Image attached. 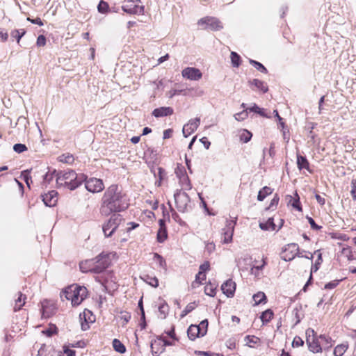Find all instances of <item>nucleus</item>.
Masks as SVG:
<instances>
[{
	"label": "nucleus",
	"mask_w": 356,
	"mask_h": 356,
	"mask_svg": "<svg viewBox=\"0 0 356 356\" xmlns=\"http://www.w3.org/2000/svg\"><path fill=\"white\" fill-rule=\"evenodd\" d=\"M187 334L191 340H195L196 338L203 337L206 334V330H202L200 326L191 325L187 330Z\"/></svg>",
	"instance_id": "obj_16"
},
{
	"label": "nucleus",
	"mask_w": 356,
	"mask_h": 356,
	"mask_svg": "<svg viewBox=\"0 0 356 356\" xmlns=\"http://www.w3.org/2000/svg\"><path fill=\"white\" fill-rule=\"evenodd\" d=\"M27 20L31 22V23L33 24H38L39 26H43V22L41 20V19L40 17H37L35 19H31L30 17H28L27 18Z\"/></svg>",
	"instance_id": "obj_59"
},
{
	"label": "nucleus",
	"mask_w": 356,
	"mask_h": 356,
	"mask_svg": "<svg viewBox=\"0 0 356 356\" xmlns=\"http://www.w3.org/2000/svg\"><path fill=\"white\" fill-rule=\"evenodd\" d=\"M266 261H265V259H262V264L259 266H254L252 268H251V273L252 274H256V273L254 272L255 270H261L264 266L266 265Z\"/></svg>",
	"instance_id": "obj_54"
},
{
	"label": "nucleus",
	"mask_w": 356,
	"mask_h": 356,
	"mask_svg": "<svg viewBox=\"0 0 356 356\" xmlns=\"http://www.w3.org/2000/svg\"><path fill=\"white\" fill-rule=\"evenodd\" d=\"M339 280H333L332 282L327 283L325 285V289H332L335 288L339 284Z\"/></svg>",
	"instance_id": "obj_51"
},
{
	"label": "nucleus",
	"mask_w": 356,
	"mask_h": 356,
	"mask_svg": "<svg viewBox=\"0 0 356 356\" xmlns=\"http://www.w3.org/2000/svg\"><path fill=\"white\" fill-rule=\"evenodd\" d=\"M25 33H26V31L24 29H20V30L15 29L11 31L10 36L12 38L16 39L17 43H19L20 41V39L24 36V35Z\"/></svg>",
	"instance_id": "obj_31"
},
{
	"label": "nucleus",
	"mask_w": 356,
	"mask_h": 356,
	"mask_svg": "<svg viewBox=\"0 0 356 356\" xmlns=\"http://www.w3.org/2000/svg\"><path fill=\"white\" fill-rule=\"evenodd\" d=\"M252 134L248 130L243 129L240 134V140L243 143H248L250 140Z\"/></svg>",
	"instance_id": "obj_38"
},
{
	"label": "nucleus",
	"mask_w": 356,
	"mask_h": 356,
	"mask_svg": "<svg viewBox=\"0 0 356 356\" xmlns=\"http://www.w3.org/2000/svg\"><path fill=\"white\" fill-rule=\"evenodd\" d=\"M172 130L171 129H166L163 131V139L170 138L172 136Z\"/></svg>",
	"instance_id": "obj_64"
},
{
	"label": "nucleus",
	"mask_w": 356,
	"mask_h": 356,
	"mask_svg": "<svg viewBox=\"0 0 356 356\" xmlns=\"http://www.w3.org/2000/svg\"><path fill=\"white\" fill-rule=\"evenodd\" d=\"M307 219H308V221L311 225V227L313 229H315V230H318L321 228V226H318V225L316 224L315 221L314 220V219L311 217H307Z\"/></svg>",
	"instance_id": "obj_57"
},
{
	"label": "nucleus",
	"mask_w": 356,
	"mask_h": 356,
	"mask_svg": "<svg viewBox=\"0 0 356 356\" xmlns=\"http://www.w3.org/2000/svg\"><path fill=\"white\" fill-rule=\"evenodd\" d=\"M58 172H56V170H54L51 173H46L44 175V181H47L48 183H49L54 177V176L56 177V173Z\"/></svg>",
	"instance_id": "obj_48"
},
{
	"label": "nucleus",
	"mask_w": 356,
	"mask_h": 356,
	"mask_svg": "<svg viewBox=\"0 0 356 356\" xmlns=\"http://www.w3.org/2000/svg\"><path fill=\"white\" fill-rule=\"evenodd\" d=\"M221 289L227 297H232L236 290V283L232 280H228L222 284Z\"/></svg>",
	"instance_id": "obj_17"
},
{
	"label": "nucleus",
	"mask_w": 356,
	"mask_h": 356,
	"mask_svg": "<svg viewBox=\"0 0 356 356\" xmlns=\"http://www.w3.org/2000/svg\"><path fill=\"white\" fill-rule=\"evenodd\" d=\"M181 75L184 78L192 81H197L202 76V74L199 69L192 67L184 68L181 72Z\"/></svg>",
	"instance_id": "obj_11"
},
{
	"label": "nucleus",
	"mask_w": 356,
	"mask_h": 356,
	"mask_svg": "<svg viewBox=\"0 0 356 356\" xmlns=\"http://www.w3.org/2000/svg\"><path fill=\"white\" fill-rule=\"evenodd\" d=\"M250 63L253 65L257 70L260 71L263 73H267V69L259 62H257L256 60L250 59L249 60Z\"/></svg>",
	"instance_id": "obj_39"
},
{
	"label": "nucleus",
	"mask_w": 356,
	"mask_h": 356,
	"mask_svg": "<svg viewBox=\"0 0 356 356\" xmlns=\"http://www.w3.org/2000/svg\"><path fill=\"white\" fill-rule=\"evenodd\" d=\"M26 297L25 295L22 294L21 292L19 293V296L17 299L15 301V305H14V311L17 312L22 309V307L25 304V300Z\"/></svg>",
	"instance_id": "obj_24"
},
{
	"label": "nucleus",
	"mask_w": 356,
	"mask_h": 356,
	"mask_svg": "<svg viewBox=\"0 0 356 356\" xmlns=\"http://www.w3.org/2000/svg\"><path fill=\"white\" fill-rule=\"evenodd\" d=\"M200 142L204 145V147L208 149L210 147L211 143L208 140L207 137H203L200 139Z\"/></svg>",
	"instance_id": "obj_62"
},
{
	"label": "nucleus",
	"mask_w": 356,
	"mask_h": 356,
	"mask_svg": "<svg viewBox=\"0 0 356 356\" xmlns=\"http://www.w3.org/2000/svg\"><path fill=\"white\" fill-rule=\"evenodd\" d=\"M205 279H206L205 273H203L199 271V273L195 276V282L200 284L202 282V280H204Z\"/></svg>",
	"instance_id": "obj_53"
},
{
	"label": "nucleus",
	"mask_w": 356,
	"mask_h": 356,
	"mask_svg": "<svg viewBox=\"0 0 356 356\" xmlns=\"http://www.w3.org/2000/svg\"><path fill=\"white\" fill-rule=\"evenodd\" d=\"M30 170H24L22 172L24 181L26 182L28 187L30 188V184L32 183L31 177L29 176Z\"/></svg>",
	"instance_id": "obj_43"
},
{
	"label": "nucleus",
	"mask_w": 356,
	"mask_h": 356,
	"mask_svg": "<svg viewBox=\"0 0 356 356\" xmlns=\"http://www.w3.org/2000/svg\"><path fill=\"white\" fill-rule=\"evenodd\" d=\"M296 256L302 257L301 253L299 252V247L296 243H290L285 245L283 248L281 258L286 261H289L293 260Z\"/></svg>",
	"instance_id": "obj_8"
},
{
	"label": "nucleus",
	"mask_w": 356,
	"mask_h": 356,
	"mask_svg": "<svg viewBox=\"0 0 356 356\" xmlns=\"http://www.w3.org/2000/svg\"><path fill=\"white\" fill-rule=\"evenodd\" d=\"M200 124V118H195V119H191L188 121V122L184 125L182 129V133L185 138L188 137L193 132L196 131L197 127Z\"/></svg>",
	"instance_id": "obj_12"
},
{
	"label": "nucleus",
	"mask_w": 356,
	"mask_h": 356,
	"mask_svg": "<svg viewBox=\"0 0 356 356\" xmlns=\"http://www.w3.org/2000/svg\"><path fill=\"white\" fill-rule=\"evenodd\" d=\"M216 245L213 242L207 243L205 245V250L209 253L211 254L215 250Z\"/></svg>",
	"instance_id": "obj_52"
},
{
	"label": "nucleus",
	"mask_w": 356,
	"mask_h": 356,
	"mask_svg": "<svg viewBox=\"0 0 356 356\" xmlns=\"http://www.w3.org/2000/svg\"><path fill=\"white\" fill-rule=\"evenodd\" d=\"M154 260L159 264V267L163 269L166 268L165 260L158 253L154 254Z\"/></svg>",
	"instance_id": "obj_35"
},
{
	"label": "nucleus",
	"mask_w": 356,
	"mask_h": 356,
	"mask_svg": "<svg viewBox=\"0 0 356 356\" xmlns=\"http://www.w3.org/2000/svg\"><path fill=\"white\" fill-rule=\"evenodd\" d=\"M195 308V302L189 303L186 305V307L184 308V309L182 311L181 316L184 317L188 314H189L191 312H192Z\"/></svg>",
	"instance_id": "obj_41"
},
{
	"label": "nucleus",
	"mask_w": 356,
	"mask_h": 356,
	"mask_svg": "<svg viewBox=\"0 0 356 356\" xmlns=\"http://www.w3.org/2000/svg\"><path fill=\"white\" fill-rule=\"evenodd\" d=\"M236 222V218H235V220H227L225 228L223 229V242L225 243H228L232 241Z\"/></svg>",
	"instance_id": "obj_13"
},
{
	"label": "nucleus",
	"mask_w": 356,
	"mask_h": 356,
	"mask_svg": "<svg viewBox=\"0 0 356 356\" xmlns=\"http://www.w3.org/2000/svg\"><path fill=\"white\" fill-rule=\"evenodd\" d=\"M255 305H259L262 303L266 298V295L263 292H258L257 293L254 294L252 297Z\"/></svg>",
	"instance_id": "obj_36"
},
{
	"label": "nucleus",
	"mask_w": 356,
	"mask_h": 356,
	"mask_svg": "<svg viewBox=\"0 0 356 356\" xmlns=\"http://www.w3.org/2000/svg\"><path fill=\"white\" fill-rule=\"evenodd\" d=\"M122 9L128 14L143 15L144 13V6L140 0H126Z\"/></svg>",
	"instance_id": "obj_5"
},
{
	"label": "nucleus",
	"mask_w": 356,
	"mask_h": 356,
	"mask_svg": "<svg viewBox=\"0 0 356 356\" xmlns=\"http://www.w3.org/2000/svg\"><path fill=\"white\" fill-rule=\"evenodd\" d=\"M273 316V313L270 309H267L261 315V320L264 323L269 322Z\"/></svg>",
	"instance_id": "obj_33"
},
{
	"label": "nucleus",
	"mask_w": 356,
	"mask_h": 356,
	"mask_svg": "<svg viewBox=\"0 0 356 356\" xmlns=\"http://www.w3.org/2000/svg\"><path fill=\"white\" fill-rule=\"evenodd\" d=\"M8 35L6 32H3V29H0V41L6 42L8 40Z\"/></svg>",
	"instance_id": "obj_61"
},
{
	"label": "nucleus",
	"mask_w": 356,
	"mask_h": 356,
	"mask_svg": "<svg viewBox=\"0 0 356 356\" xmlns=\"http://www.w3.org/2000/svg\"><path fill=\"white\" fill-rule=\"evenodd\" d=\"M129 206V198L122 186L112 184L104 191L101 199L100 213L108 216L113 213L125 211Z\"/></svg>",
	"instance_id": "obj_1"
},
{
	"label": "nucleus",
	"mask_w": 356,
	"mask_h": 356,
	"mask_svg": "<svg viewBox=\"0 0 356 356\" xmlns=\"http://www.w3.org/2000/svg\"><path fill=\"white\" fill-rule=\"evenodd\" d=\"M297 165L299 170L305 169L311 172L309 169V163L305 156L298 154L297 155Z\"/></svg>",
	"instance_id": "obj_22"
},
{
	"label": "nucleus",
	"mask_w": 356,
	"mask_h": 356,
	"mask_svg": "<svg viewBox=\"0 0 356 356\" xmlns=\"http://www.w3.org/2000/svg\"><path fill=\"white\" fill-rule=\"evenodd\" d=\"M94 259L81 261L79 264L80 270L83 273H93L92 268H94Z\"/></svg>",
	"instance_id": "obj_21"
},
{
	"label": "nucleus",
	"mask_w": 356,
	"mask_h": 356,
	"mask_svg": "<svg viewBox=\"0 0 356 356\" xmlns=\"http://www.w3.org/2000/svg\"><path fill=\"white\" fill-rule=\"evenodd\" d=\"M122 216L120 214H113L109 220L103 225V232L106 237L112 236L122 222Z\"/></svg>",
	"instance_id": "obj_6"
},
{
	"label": "nucleus",
	"mask_w": 356,
	"mask_h": 356,
	"mask_svg": "<svg viewBox=\"0 0 356 356\" xmlns=\"http://www.w3.org/2000/svg\"><path fill=\"white\" fill-rule=\"evenodd\" d=\"M245 341H246L247 344L250 347H252V344L257 343L259 341V339L254 336H249L248 335V336L245 337Z\"/></svg>",
	"instance_id": "obj_45"
},
{
	"label": "nucleus",
	"mask_w": 356,
	"mask_h": 356,
	"mask_svg": "<svg viewBox=\"0 0 356 356\" xmlns=\"http://www.w3.org/2000/svg\"><path fill=\"white\" fill-rule=\"evenodd\" d=\"M321 262H322V255L321 253H319L318 255V259H317V261H316L315 265L312 267L311 273H312L313 272H316L318 270V268H319L318 265H320Z\"/></svg>",
	"instance_id": "obj_49"
},
{
	"label": "nucleus",
	"mask_w": 356,
	"mask_h": 356,
	"mask_svg": "<svg viewBox=\"0 0 356 356\" xmlns=\"http://www.w3.org/2000/svg\"><path fill=\"white\" fill-rule=\"evenodd\" d=\"M108 8V4L104 1H101L97 6L98 11L101 13H106Z\"/></svg>",
	"instance_id": "obj_44"
},
{
	"label": "nucleus",
	"mask_w": 356,
	"mask_h": 356,
	"mask_svg": "<svg viewBox=\"0 0 356 356\" xmlns=\"http://www.w3.org/2000/svg\"><path fill=\"white\" fill-rule=\"evenodd\" d=\"M59 158L60 161L66 163H72L74 161V157L71 154H63Z\"/></svg>",
	"instance_id": "obj_46"
},
{
	"label": "nucleus",
	"mask_w": 356,
	"mask_h": 356,
	"mask_svg": "<svg viewBox=\"0 0 356 356\" xmlns=\"http://www.w3.org/2000/svg\"><path fill=\"white\" fill-rule=\"evenodd\" d=\"M168 237L166 228H159L157 232V241L163 243Z\"/></svg>",
	"instance_id": "obj_32"
},
{
	"label": "nucleus",
	"mask_w": 356,
	"mask_h": 356,
	"mask_svg": "<svg viewBox=\"0 0 356 356\" xmlns=\"http://www.w3.org/2000/svg\"><path fill=\"white\" fill-rule=\"evenodd\" d=\"M111 264L110 257L108 254L101 253L94 259L93 273H103Z\"/></svg>",
	"instance_id": "obj_7"
},
{
	"label": "nucleus",
	"mask_w": 356,
	"mask_h": 356,
	"mask_svg": "<svg viewBox=\"0 0 356 356\" xmlns=\"http://www.w3.org/2000/svg\"><path fill=\"white\" fill-rule=\"evenodd\" d=\"M307 343L309 350L313 353H319L322 350L319 338L316 339L314 336H312V341H310L309 339L307 340Z\"/></svg>",
	"instance_id": "obj_20"
},
{
	"label": "nucleus",
	"mask_w": 356,
	"mask_h": 356,
	"mask_svg": "<svg viewBox=\"0 0 356 356\" xmlns=\"http://www.w3.org/2000/svg\"><path fill=\"white\" fill-rule=\"evenodd\" d=\"M113 349L120 353H124L126 352V348L124 345L117 339H114L112 342Z\"/></svg>",
	"instance_id": "obj_27"
},
{
	"label": "nucleus",
	"mask_w": 356,
	"mask_h": 356,
	"mask_svg": "<svg viewBox=\"0 0 356 356\" xmlns=\"http://www.w3.org/2000/svg\"><path fill=\"white\" fill-rule=\"evenodd\" d=\"M292 206L293 207L297 209L298 211H302V208L300 205V201H299V197H298L297 199H294L293 200V202L292 203Z\"/></svg>",
	"instance_id": "obj_63"
},
{
	"label": "nucleus",
	"mask_w": 356,
	"mask_h": 356,
	"mask_svg": "<svg viewBox=\"0 0 356 356\" xmlns=\"http://www.w3.org/2000/svg\"><path fill=\"white\" fill-rule=\"evenodd\" d=\"M13 149L15 152L17 153H22L26 151L27 149V147L24 144L17 143L14 145Z\"/></svg>",
	"instance_id": "obj_47"
},
{
	"label": "nucleus",
	"mask_w": 356,
	"mask_h": 356,
	"mask_svg": "<svg viewBox=\"0 0 356 356\" xmlns=\"http://www.w3.org/2000/svg\"><path fill=\"white\" fill-rule=\"evenodd\" d=\"M304 343L303 341L302 340V339L300 337H295L293 341V346H296V347H299V346H302Z\"/></svg>",
	"instance_id": "obj_58"
},
{
	"label": "nucleus",
	"mask_w": 356,
	"mask_h": 356,
	"mask_svg": "<svg viewBox=\"0 0 356 356\" xmlns=\"http://www.w3.org/2000/svg\"><path fill=\"white\" fill-rule=\"evenodd\" d=\"M85 180V175H77L74 170H68L59 171L56 173V184L70 190H74Z\"/></svg>",
	"instance_id": "obj_2"
},
{
	"label": "nucleus",
	"mask_w": 356,
	"mask_h": 356,
	"mask_svg": "<svg viewBox=\"0 0 356 356\" xmlns=\"http://www.w3.org/2000/svg\"><path fill=\"white\" fill-rule=\"evenodd\" d=\"M37 45L42 47L46 44V38L43 35H40L37 38Z\"/></svg>",
	"instance_id": "obj_55"
},
{
	"label": "nucleus",
	"mask_w": 356,
	"mask_h": 356,
	"mask_svg": "<svg viewBox=\"0 0 356 356\" xmlns=\"http://www.w3.org/2000/svg\"><path fill=\"white\" fill-rule=\"evenodd\" d=\"M173 113V109L171 107H160L155 108L152 111V115L156 118L165 117L171 115Z\"/></svg>",
	"instance_id": "obj_19"
},
{
	"label": "nucleus",
	"mask_w": 356,
	"mask_h": 356,
	"mask_svg": "<svg viewBox=\"0 0 356 356\" xmlns=\"http://www.w3.org/2000/svg\"><path fill=\"white\" fill-rule=\"evenodd\" d=\"M184 92V90H176V89H173V90H170L167 95L169 98H172L175 95H181Z\"/></svg>",
	"instance_id": "obj_50"
},
{
	"label": "nucleus",
	"mask_w": 356,
	"mask_h": 356,
	"mask_svg": "<svg viewBox=\"0 0 356 356\" xmlns=\"http://www.w3.org/2000/svg\"><path fill=\"white\" fill-rule=\"evenodd\" d=\"M231 62L233 67H238L240 65L241 57L234 51L231 52Z\"/></svg>",
	"instance_id": "obj_34"
},
{
	"label": "nucleus",
	"mask_w": 356,
	"mask_h": 356,
	"mask_svg": "<svg viewBox=\"0 0 356 356\" xmlns=\"http://www.w3.org/2000/svg\"><path fill=\"white\" fill-rule=\"evenodd\" d=\"M259 227L263 230H275L276 225L273 218H269L266 222L259 223Z\"/></svg>",
	"instance_id": "obj_25"
},
{
	"label": "nucleus",
	"mask_w": 356,
	"mask_h": 356,
	"mask_svg": "<svg viewBox=\"0 0 356 356\" xmlns=\"http://www.w3.org/2000/svg\"><path fill=\"white\" fill-rule=\"evenodd\" d=\"M348 345L347 343H341L337 346L334 350V355L335 356H342L347 350Z\"/></svg>",
	"instance_id": "obj_29"
},
{
	"label": "nucleus",
	"mask_w": 356,
	"mask_h": 356,
	"mask_svg": "<svg viewBox=\"0 0 356 356\" xmlns=\"http://www.w3.org/2000/svg\"><path fill=\"white\" fill-rule=\"evenodd\" d=\"M57 194L56 191H51L42 195V198L44 204L49 207L55 206L58 201Z\"/></svg>",
	"instance_id": "obj_15"
},
{
	"label": "nucleus",
	"mask_w": 356,
	"mask_h": 356,
	"mask_svg": "<svg viewBox=\"0 0 356 356\" xmlns=\"http://www.w3.org/2000/svg\"><path fill=\"white\" fill-rule=\"evenodd\" d=\"M210 268V264L209 261H205L204 264L200 265V272L204 273L206 271L209 270Z\"/></svg>",
	"instance_id": "obj_56"
},
{
	"label": "nucleus",
	"mask_w": 356,
	"mask_h": 356,
	"mask_svg": "<svg viewBox=\"0 0 356 356\" xmlns=\"http://www.w3.org/2000/svg\"><path fill=\"white\" fill-rule=\"evenodd\" d=\"M85 187L91 193H99L102 191L104 188V184L102 179L97 178H90L89 179H86L85 177Z\"/></svg>",
	"instance_id": "obj_9"
},
{
	"label": "nucleus",
	"mask_w": 356,
	"mask_h": 356,
	"mask_svg": "<svg viewBox=\"0 0 356 356\" xmlns=\"http://www.w3.org/2000/svg\"><path fill=\"white\" fill-rule=\"evenodd\" d=\"M319 340L321 345V348H329L332 346V339L330 337L326 336L325 334H322L319 336Z\"/></svg>",
	"instance_id": "obj_26"
},
{
	"label": "nucleus",
	"mask_w": 356,
	"mask_h": 356,
	"mask_svg": "<svg viewBox=\"0 0 356 356\" xmlns=\"http://www.w3.org/2000/svg\"><path fill=\"white\" fill-rule=\"evenodd\" d=\"M175 174L177 177L179 179V181H186L187 186H185L186 190L191 189V184L189 181L188 177L186 173V170L184 167L183 166H177L175 169Z\"/></svg>",
	"instance_id": "obj_18"
},
{
	"label": "nucleus",
	"mask_w": 356,
	"mask_h": 356,
	"mask_svg": "<svg viewBox=\"0 0 356 356\" xmlns=\"http://www.w3.org/2000/svg\"><path fill=\"white\" fill-rule=\"evenodd\" d=\"M88 290L85 286L72 284L65 289L60 294V298L63 299L65 297L75 307L79 305L86 298Z\"/></svg>",
	"instance_id": "obj_3"
},
{
	"label": "nucleus",
	"mask_w": 356,
	"mask_h": 356,
	"mask_svg": "<svg viewBox=\"0 0 356 356\" xmlns=\"http://www.w3.org/2000/svg\"><path fill=\"white\" fill-rule=\"evenodd\" d=\"M64 354L65 356H75V351L64 346Z\"/></svg>",
	"instance_id": "obj_60"
},
{
	"label": "nucleus",
	"mask_w": 356,
	"mask_h": 356,
	"mask_svg": "<svg viewBox=\"0 0 356 356\" xmlns=\"http://www.w3.org/2000/svg\"><path fill=\"white\" fill-rule=\"evenodd\" d=\"M273 192V190L268 186H264L259 191L258 195H257V200L259 201H263L266 197L270 194H271Z\"/></svg>",
	"instance_id": "obj_28"
},
{
	"label": "nucleus",
	"mask_w": 356,
	"mask_h": 356,
	"mask_svg": "<svg viewBox=\"0 0 356 356\" xmlns=\"http://www.w3.org/2000/svg\"><path fill=\"white\" fill-rule=\"evenodd\" d=\"M81 321V330L83 331L89 329V323L95 321V316L90 311L86 309L83 313L79 315Z\"/></svg>",
	"instance_id": "obj_14"
},
{
	"label": "nucleus",
	"mask_w": 356,
	"mask_h": 356,
	"mask_svg": "<svg viewBox=\"0 0 356 356\" xmlns=\"http://www.w3.org/2000/svg\"><path fill=\"white\" fill-rule=\"evenodd\" d=\"M250 84L254 86L258 90H261L263 93H266L268 90L266 83L261 80L254 79L250 81Z\"/></svg>",
	"instance_id": "obj_23"
},
{
	"label": "nucleus",
	"mask_w": 356,
	"mask_h": 356,
	"mask_svg": "<svg viewBox=\"0 0 356 356\" xmlns=\"http://www.w3.org/2000/svg\"><path fill=\"white\" fill-rule=\"evenodd\" d=\"M216 286L211 283H209L204 286V293L207 296L213 297L216 295Z\"/></svg>",
	"instance_id": "obj_30"
},
{
	"label": "nucleus",
	"mask_w": 356,
	"mask_h": 356,
	"mask_svg": "<svg viewBox=\"0 0 356 356\" xmlns=\"http://www.w3.org/2000/svg\"><path fill=\"white\" fill-rule=\"evenodd\" d=\"M138 307H139L140 312H141V321H142V323H140V325H141L142 328H145V325H146V323H145V311H144V309H143L142 298L138 302Z\"/></svg>",
	"instance_id": "obj_40"
},
{
	"label": "nucleus",
	"mask_w": 356,
	"mask_h": 356,
	"mask_svg": "<svg viewBox=\"0 0 356 356\" xmlns=\"http://www.w3.org/2000/svg\"><path fill=\"white\" fill-rule=\"evenodd\" d=\"M143 280L152 286L157 287L159 286V280L156 277L145 275Z\"/></svg>",
	"instance_id": "obj_37"
},
{
	"label": "nucleus",
	"mask_w": 356,
	"mask_h": 356,
	"mask_svg": "<svg viewBox=\"0 0 356 356\" xmlns=\"http://www.w3.org/2000/svg\"><path fill=\"white\" fill-rule=\"evenodd\" d=\"M248 111L247 109H244L241 112H239L238 113H236L234 117L237 121H242L248 118Z\"/></svg>",
	"instance_id": "obj_42"
},
{
	"label": "nucleus",
	"mask_w": 356,
	"mask_h": 356,
	"mask_svg": "<svg viewBox=\"0 0 356 356\" xmlns=\"http://www.w3.org/2000/svg\"><path fill=\"white\" fill-rule=\"evenodd\" d=\"M174 197L176 207L179 212H186L191 208V200L186 193L178 191L175 193Z\"/></svg>",
	"instance_id": "obj_4"
},
{
	"label": "nucleus",
	"mask_w": 356,
	"mask_h": 356,
	"mask_svg": "<svg viewBox=\"0 0 356 356\" xmlns=\"http://www.w3.org/2000/svg\"><path fill=\"white\" fill-rule=\"evenodd\" d=\"M197 24L199 25H206L205 28L210 29L212 31H218L222 29L220 21L213 17H206L200 19Z\"/></svg>",
	"instance_id": "obj_10"
}]
</instances>
